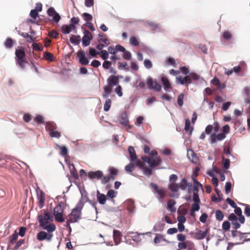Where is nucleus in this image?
I'll return each instance as SVG.
<instances>
[{
    "mask_svg": "<svg viewBox=\"0 0 250 250\" xmlns=\"http://www.w3.org/2000/svg\"><path fill=\"white\" fill-rule=\"evenodd\" d=\"M128 151L129 154L131 162H135L136 165L142 169L144 173L147 176L152 174V170L155 167L159 166L162 162L161 158L157 157L151 160L148 156H143L141 159H138L133 147H128Z\"/></svg>",
    "mask_w": 250,
    "mask_h": 250,
    "instance_id": "obj_1",
    "label": "nucleus"
},
{
    "mask_svg": "<svg viewBox=\"0 0 250 250\" xmlns=\"http://www.w3.org/2000/svg\"><path fill=\"white\" fill-rule=\"evenodd\" d=\"M211 83L216 86H219L221 84L220 81L217 78H214L211 81Z\"/></svg>",
    "mask_w": 250,
    "mask_h": 250,
    "instance_id": "obj_63",
    "label": "nucleus"
},
{
    "mask_svg": "<svg viewBox=\"0 0 250 250\" xmlns=\"http://www.w3.org/2000/svg\"><path fill=\"white\" fill-rule=\"evenodd\" d=\"M200 188L204 191L202 185L198 181H195V185H193V186L192 200L195 203H200L201 202L198 195V192Z\"/></svg>",
    "mask_w": 250,
    "mask_h": 250,
    "instance_id": "obj_9",
    "label": "nucleus"
},
{
    "mask_svg": "<svg viewBox=\"0 0 250 250\" xmlns=\"http://www.w3.org/2000/svg\"><path fill=\"white\" fill-rule=\"evenodd\" d=\"M209 231V229L207 228L205 231L199 230L195 233V238L198 240H201L204 239L207 235Z\"/></svg>",
    "mask_w": 250,
    "mask_h": 250,
    "instance_id": "obj_22",
    "label": "nucleus"
},
{
    "mask_svg": "<svg viewBox=\"0 0 250 250\" xmlns=\"http://www.w3.org/2000/svg\"><path fill=\"white\" fill-rule=\"evenodd\" d=\"M92 39L91 33L88 30L84 32V36L82 39L83 44L84 46H88L90 42V41Z\"/></svg>",
    "mask_w": 250,
    "mask_h": 250,
    "instance_id": "obj_14",
    "label": "nucleus"
},
{
    "mask_svg": "<svg viewBox=\"0 0 250 250\" xmlns=\"http://www.w3.org/2000/svg\"><path fill=\"white\" fill-rule=\"evenodd\" d=\"M49 36L51 38L57 39L59 33L56 30H52L49 33Z\"/></svg>",
    "mask_w": 250,
    "mask_h": 250,
    "instance_id": "obj_59",
    "label": "nucleus"
},
{
    "mask_svg": "<svg viewBox=\"0 0 250 250\" xmlns=\"http://www.w3.org/2000/svg\"><path fill=\"white\" fill-rule=\"evenodd\" d=\"M144 63L145 66L147 69H150L152 67V63L149 60H145L144 61Z\"/></svg>",
    "mask_w": 250,
    "mask_h": 250,
    "instance_id": "obj_54",
    "label": "nucleus"
},
{
    "mask_svg": "<svg viewBox=\"0 0 250 250\" xmlns=\"http://www.w3.org/2000/svg\"><path fill=\"white\" fill-rule=\"evenodd\" d=\"M84 203L82 199H81L78 203L76 207L72 210L70 214H69L67 218L66 225L67 228H69L71 229L70 226V223H74L78 222L81 219L82 210L83 207Z\"/></svg>",
    "mask_w": 250,
    "mask_h": 250,
    "instance_id": "obj_2",
    "label": "nucleus"
},
{
    "mask_svg": "<svg viewBox=\"0 0 250 250\" xmlns=\"http://www.w3.org/2000/svg\"><path fill=\"white\" fill-rule=\"evenodd\" d=\"M176 204V202L173 199H170L167 202V209L170 211L171 212L176 211V208L174 207Z\"/></svg>",
    "mask_w": 250,
    "mask_h": 250,
    "instance_id": "obj_24",
    "label": "nucleus"
},
{
    "mask_svg": "<svg viewBox=\"0 0 250 250\" xmlns=\"http://www.w3.org/2000/svg\"><path fill=\"white\" fill-rule=\"evenodd\" d=\"M45 128L49 132L57 128L56 125L53 122H47L45 125Z\"/></svg>",
    "mask_w": 250,
    "mask_h": 250,
    "instance_id": "obj_28",
    "label": "nucleus"
},
{
    "mask_svg": "<svg viewBox=\"0 0 250 250\" xmlns=\"http://www.w3.org/2000/svg\"><path fill=\"white\" fill-rule=\"evenodd\" d=\"M37 199L38 200V205L40 208H42L45 200V194L42 190L37 192Z\"/></svg>",
    "mask_w": 250,
    "mask_h": 250,
    "instance_id": "obj_16",
    "label": "nucleus"
},
{
    "mask_svg": "<svg viewBox=\"0 0 250 250\" xmlns=\"http://www.w3.org/2000/svg\"><path fill=\"white\" fill-rule=\"evenodd\" d=\"M100 54L102 58L104 60H105L108 57V53L107 51L105 50H102Z\"/></svg>",
    "mask_w": 250,
    "mask_h": 250,
    "instance_id": "obj_53",
    "label": "nucleus"
},
{
    "mask_svg": "<svg viewBox=\"0 0 250 250\" xmlns=\"http://www.w3.org/2000/svg\"><path fill=\"white\" fill-rule=\"evenodd\" d=\"M49 134L50 136L52 138H59L61 136L60 133L57 131H56L55 130H53L51 131H50L49 132Z\"/></svg>",
    "mask_w": 250,
    "mask_h": 250,
    "instance_id": "obj_46",
    "label": "nucleus"
},
{
    "mask_svg": "<svg viewBox=\"0 0 250 250\" xmlns=\"http://www.w3.org/2000/svg\"><path fill=\"white\" fill-rule=\"evenodd\" d=\"M166 241V240L164 238V236L161 234H157L155 237L154 239V242L155 244H158L160 243L161 241Z\"/></svg>",
    "mask_w": 250,
    "mask_h": 250,
    "instance_id": "obj_35",
    "label": "nucleus"
},
{
    "mask_svg": "<svg viewBox=\"0 0 250 250\" xmlns=\"http://www.w3.org/2000/svg\"><path fill=\"white\" fill-rule=\"evenodd\" d=\"M222 164L225 169H228L229 168L230 166V161L229 159L225 158L224 156H223Z\"/></svg>",
    "mask_w": 250,
    "mask_h": 250,
    "instance_id": "obj_36",
    "label": "nucleus"
},
{
    "mask_svg": "<svg viewBox=\"0 0 250 250\" xmlns=\"http://www.w3.org/2000/svg\"><path fill=\"white\" fill-rule=\"evenodd\" d=\"M64 211L63 204L61 203L59 204L54 209L53 214L55 220L59 222H63L64 218L63 217Z\"/></svg>",
    "mask_w": 250,
    "mask_h": 250,
    "instance_id": "obj_7",
    "label": "nucleus"
},
{
    "mask_svg": "<svg viewBox=\"0 0 250 250\" xmlns=\"http://www.w3.org/2000/svg\"><path fill=\"white\" fill-rule=\"evenodd\" d=\"M33 49L36 51H41L43 49V46L40 43L34 42L32 44Z\"/></svg>",
    "mask_w": 250,
    "mask_h": 250,
    "instance_id": "obj_43",
    "label": "nucleus"
},
{
    "mask_svg": "<svg viewBox=\"0 0 250 250\" xmlns=\"http://www.w3.org/2000/svg\"><path fill=\"white\" fill-rule=\"evenodd\" d=\"M42 228L44 230H46L47 232L45 231L39 232L37 234V239L40 241L46 240L48 242H51L53 237V232L56 229V226L54 224L51 223L48 226Z\"/></svg>",
    "mask_w": 250,
    "mask_h": 250,
    "instance_id": "obj_4",
    "label": "nucleus"
},
{
    "mask_svg": "<svg viewBox=\"0 0 250 250\" xmlns=\"http://www.w3.org/2000/svg\"><path fill=\"white\" fill-rule=\"evenodd\" d=\"M21 35L24 38L27 39V42H31L34 41L35 38L26 33H22Z\"/></svg>",
    "mask_w": 250,
    "mask_h": 250,
    "instance_id": "obj_39",
    "label": "nucleus"
},
{
    "mask_svg": "<svg viewBox=\"0 0 250 250\" xmlns=\"http://www.w3.org/2000/svg\"><path fill=\"white\" fill-rule=\"evenodd\" d=\"M69 168L71 176L75 179H78L79 175L74 165L72 164L71 166H69Z\"/></svg>",
    "mask_w": 250,
    "mask_h": 250,
    "instance_id": "obj_30",
    "label": "nucleus"
},
{
    "mask_svg": "<svg viewBox=\"0 0 250 250\" xmlns=\"http://www.w3.org/2000/svg\"><path fill=\"white\" fill-rule=\"evenodd\" d=\"M134 165L132 163H130L125 167V170L128 173H131L134 169Z\"/></svg>",
    "mask_w": 250,
    "mask_h": 250,
    "instance_id": "obj_45",
    "label": "nucleus"
},
{
    "mask_svg": "<svg viewBox=\"0 0 250 250\" xmlns=\"http://www.w3.org/2000/svg\"><path fill=\"white\" fill-rule=\"evenodd\" d=\"M82 16L84 20L87 22H88L89 21H91L93 19L92 15L87 13H84L82 15Z\"/></svg>",
    "mask_w": 250,
    "mask_h": 250,
    "instance_id": "obj_50",
    "label": "nucleus"
},
{
    "mask_svg": "<svg viewBox=\"0 0 250 250\" xmlns=\"http://www.w3.org/2000/svg\"><path fill=\"white\" fill-rule=\"evenodd\" d=\"M97 198L99 203L101 205H104L106 203V197L103 193H101L99 190L97 192Z\"/></svg>",
    "mask_w": 250,
    "mask_h": 250,
    "instance_id": "obj_23",
    "label": "nucleus"
},
{
    "mask_svg": "<svg viewBox=\"0 0 250 250\" xmlns=\"http://www.w3.org/2000/svg\"><path fill=\"white\" fill-rule=\"evenodd\" d=\"M59 148L61 150V154L62 156H65L67 155L68 150L65 146H58Z\"/></svg>",
    "mask_w": 250,
    "mask_h": 250,
    "instance_id": "obj_51",
    "label": "nucleus"
},
{
    "mask_svg": "<svg viewBox=\"0 0 250 250\" xmlns=\"http://www.w3.org/2000/svg\"><path fill=\"white\" fill-rule=\"evenodd\" d=\"M76 27L75 25L70 24L69 25H63L62 27V32L64 34H69L72 30H74Z\"/></svg>",
    "mask_w": 250,
    "mask_h": 250,
    "instance_id": "obj_20",
    "label": "nucleus"
},
{
    "mask_svg": "<svg viewBox=\"0 0 250 250\" xmlns=\"http://www.w3.org/2000/svg\"><path fill=\"white\" fill-rule=\"evenodd\" d=\"M15 42L11 38H8L4 42L5 47L7 48H11Z\"/></svg>",
    "mask_w": 250,
    "mask_h": 250,
    "instance_id": "obj_31",
    "label": "nucleus"
},
{
    "mask_svg": "<svg viewBox=\"0 0 250 250\" xmlns=\"http://www.w3.org/2000/svg\"><path fill=\"white\" fill-rule=\"evenodd\" d=\"M184 98V94L181 93L177 97V104L179 106L181 107L183 105V99Z\"/></svg>",
    "mask_w": 250,
    "mask_h": 250,
    "instance_id": "obj_47",
    "label": "nucleus"
},
{
    "mask_svg": "<svg viewBox=\"0 0 250 250\" xmlns=\"http://www.w3.org/2000/svg\"><path fill=\"white\" fill-rule=\"evenodd\" d=\"M161 80L164 85V89L166 90H167L168 89L171 88V84L167 77L162 76L161 78Z\"/></svg>",
    "mask_w": 250,
    "mask_h": 250,
    "instance_id": "obj_25",
    "label": "nucleus"
},
{
    "mask_svg": "<svg viewBox=\"0 0 250 250\" xmlns=\"http://www.w3.org/2000/svg\"><path fill=\"white\" fill-rule=\"evenodd\" d=\"M109 174L108 176L111 180H114L115 176L118 175V170L114 167H111L109 168Z\"/></svg>",
    "mask_w": 250,
    "mask_h": 250,
    "instance_id": "obj_26",
    "label": "nucleus"
},
{
    "mask_svg": "<svg viewBox=\"0 0 250 250\" xmlns=\"http://www.w3.org/2000/svg\"><path fill=\"white\" fill-rule=\"evenodd\" d=\"M213 129V126L211 125H209L206 126L205 132L207 134H211Z\"/></svg>",
    "mask_w": 250,
    "mask_h": 250,
    "instance_id": "obj_55",
    "label": "nucleus"
},
{
    "mask_svg": "<svg viewBox=\"0 0 250 250\" xmlns=\"http://www.w3.org/2000/svg\"><path fill=\"white\" fill-rule=\"evenodd\" d=\"M25 56L24 48L22 46H18L15 50V61L16 64L22 69H25V64L28 63Z\"/></svg>",
    "mask_w": 250,
    "mask_h": 250,
    "instance_id": "obj_5",
    "label": "nucleus"
},
{
    "mask_svg": "<svg viewBox=\"0 0 250 250\" xmlns=\"http://www.w3.org/2000/svg\"><path fill=\"white\" fill-rule=\"evenodd\" d=\"M123 57L124 59L126 60H130L131 58V54L130 52L126 51L125 49V51H123Z\"/></svg>",
    "mask_w": 250,
    "mask_h": 250,
    "instance_id": "obj_52",
    "label": "nucleus"
},
{
    "mask_svg": "<svg viewBox=\"0 0 250 250\" xmlns=\"http://www.w3.org/2000/svg\"><path fill=\"white\" fill-rule=\"evenodd\" d=\"M223 37L226 40H230L232 38V35L229 31H225L223 33Z\"/></svg>",
    "mask_w": 250,
    "mask_h": 250,
    "instance_id": "obj_49",
    "label": "nucleus"
},
{
    "mask_svg": "<svg viewBox=\"0 0 250 250\" xmlns=\"http://www.w3.org/2000/svg\"><path fill=\"white\" fill-rule=\"evenodd\" d=\"M222 131L223 132L222 133H224L225 135H226V134H227L229 133L230 132L229 126L228 125H224L223 127Z\"/></svg>",
    "mask_w": 250,
    "mask_h": 250,
    "instance_id": "obj_60",
    "label": "nucleus"
},
{
    "mask_svg": "<svg viewBox=\"0 0 250 250\" xmlns=\"http://www.w3.org/2000/svg\"><path fill=\"white\" fill-rule=\"evenodd\" d=\"M70 41L72 43L78 44L81 42V37L79 35H72Z\"/></svg>",
    "mask_w": 250,
    "mask_h": 250,
    "instance_id": "obj_32",
    "label": "nucleus"
},
{
    "mask_svg": "<svg viewBox=\"0 0 250 250\" xmlns=\"http://www.w3.org/2000/svg\"><path fill=\"white\" fill-rule=\"evenodd\" d=\"M222 229L226 231L229 230L230 229L229 222L227 221L224 222L222 224Z\"/></svg>",
    "mask_w": 250,
    "mask_h": 250,
    "instance_id": "obj_57",
    "label": "nucleus"
},
{
    "mask_svg": "<svg viewBox=\"0 0 250 250\" xmlns=\"http://www.w3.org/2000/svg\"><path fill=\"white\" fill-rule=\"evenodd\" d=\"M108 86L112 87L114 85H117L119 83V80L115 76L111 75L107 79Z\"/></svg>",
    "mask_w": 250,
    "mask_h": 250,
    "instance_id": "obj_19",
    "label": "nucleus"
},
{
    "mask_svg": "<svg viewBox=\"0 0 250 250\" xmlns=\"http://www.w3.org/2000/svg\"><path fill=\"white\" fill-rule=\"evenodd\" d=\"M191 81H197L200 79V76L196 73L191 72L189 74Z\"/></svg>",
    "mask_w": 250,
    "mask_h": 250,
    "instance_id": "obj_41",
    "label": "nucleus"
},
{
    "mask_svg": "<svg viewBox=\"0 0 250 250\" xmlns=\"http://www.w3.org/2000/svg\"><path fill=\"white\" fill-rule=\"evenodd\" d=\"M30 16L33 18L34 20H36V19L39 17L38 12L34 9L30 11Z\"/></svg>",
    "mask_w": 250,
    "mask_h": 250,
    "instance_id": "obj_58",
    "label": "nucleus"
},
{
    "mask_svg": "<svg viewBox=\"0 0 250 250\" xmlns=\"http://www.w3.org/2000/svg\"><path fill=\"white\" fill-rule=\"evenodd\" d=\"M38 220L41 228L48 226L51 220L50 213L44 210L43 214L41 213L38 216Z\"/></svg>",
    "mask_w": 250,
    "mask_h": 250,
    "instance_id": "obj_6",
    "label": "nucleus"
},
{
    "mask_svg": "<svg viewBox=\"0 0 250 250\" xmlns=\"http://www.w3.org/2000/svg\"><path fill=\"white\" fill-rule=\"evenodd\" d=\"M244 213L247 216H250V206L249 205H246Z\"/></svg>",
    "mask_w": 250,
    "mask_h": 250,
    "instance_id": "obj_64",
    "label": "nucleus"
},
{
    "mask_svg": "<svg viewBox=\"0 0 250 250\" xmlns=\"http://www.w3.org/2000/svg\"><path fill=\"white\" fill-rule=\"evenodd\" d=\"M77 57L79 58L80 63L84 65H87L89 61L85 56V53L83 50H80L77 52Z\"/></svg>",
    "mask_w": 250,
    "mask_h": 250,
    "instance_id": "obj_15",
    "label": "nucleus"
},
{
    "mask_svg": "<svg viewBox=\"0 0 250 250\" xmlns=\"http://www.w3.org/2000/svg\"><path fill=\"white\" fill-rule=\"evenodd\" d=\"M146 84L148 89H153L155 91L157 92L161 91L162 89L161 85L156 81H153L151 78L147 79Z\"/></svg>",
    "mask_w": 250,
    "mask_h": 250,
    "instance_id": "obj_10",
    "label": "nucleus"
},
{
    "mask_svg": "<svg viewBox=\"0 0 250 250\" xmlns=\"http://www.w3.org/2000/svg\"><path fill=\"white\" fill-rule=\"evenodd\" d=\"M178 179V177L175 174H171L169 176V181H170V183H176V181Z\"/></svg>",
    "mask_w": 250,
    "mask_h": 250,
    "instance_id": "obj_61",
    "label": "nucleus"
},
{
    "mask_svg": "<svg viewBox=\"0 0 250 250\" xmlns=\"http://www.w3.org/2000/svg\"><path fill=\"white\" fill-rule=\"evenodd\" d=\"M129 43L133 46H137L139 45V42L138 39L135 37H131L129 40Z\"/></svg>",
    "mask_w": 250,
    "mask_h": 250,
    "instance_id": "obj_42",
    "label": "nucleus"
},
{
    "mask_svg": "<svg viewBox=\"0 0 250 250\" xmlns=\"http://www.w3.org/2000/svg\"><path fill=\"white\" fill-rule=\"evenodd\" d=\"M165 227V224L161 222H158L155 226L154 228L158 231H162Z\"/></svg>",
    "mask_w": 250,
    "mask_h": 250,
    "instance_id": "obj_40",
    "label": "nucleus"
},
{
    "mask_svg": "<svg viewBox=\"0 0 250 250\" xmlns=\"http://www.w3.org/2000/svg\"><path fill=\"white\" fill-rule=\"evenodd\" d=\"M224 214L223 212L217 209L215 212V217L216 219L218 221H222L224 218Z\"/></svg>",
    "mask_w": 250,
    "mask_h": 250,
    "instance_id": "obj_37",
    "label": "nucleus"
},
{
    "mask_svg": "<svg viewBox=\"0 0 250 250\" xmlns=\"http://www.w3.org/2000/svg\"><path fill=\"white\" fill-rule=\"evenodd\" d=\"M192 184L188 183L186 178L182 179L180 182L177 184L176 183H169L168 185L169 189L173 193L170 194L171 197L178 198L179 194L178 193L175 194L177 192L180 188L182 190H185L188 188V192H191V188Z\"/></svg>",
    "mask_w": 250,
    "mask_h": 250,
    "instance_id": "obj_3",
    "label": "nucleus"
},
{
    "mask_svg": "<svg viewBox=\"0 0 250 250\" xmlns=\"http://www.w3.org/2000/svg\"><path fill=\"white\" fill-rule=\"evenodd\" d=\"M48 15L49 17H52V21L55 22H58L60 20L61 17L59 14L56 12L55 9L53 7H50L47 11Z\"/></svg>",
    "mask_w": 250,
    "mask_h": 250,
    "instance_id": "obj_12",
    "label": "nucleus"
},
{
    "mask_svg": "<svg viewBox=\"0 0 250 250\" xmlns=\"http://www.w3.org/2000/svg\"><path fill=\"white\" fill-rule=\"evenodd\" d=\"M177 81L182 85L189 84L192 83L189 77V74L185 77L179 76L177 77Z\"/></svg>",
    "mask_w": 250,
    "mask_h": 250,
    "instance_id": "obj_18",
    "label": "nucleus"
},
{
    "mask_svg": "<svg viewBox=\"0 0 250 250\" xmlns=\"http://www.w3.org/2000/svg\"><path fill=\"white\" fill-rule=\"evenodd\" d=\"M104 93L103 94V97L104 98H107L109 94L112 92V89L110 86H105L104 87Z\"/></svg>",
    "mask_w": 250,
    "mask_h": 250,
    "instance_id": "obj_29",
    "label": "nucleus"
},
{
    "mask_svg": "<svg viewBox=\"0 0 250 250\" xmlns=\"http://www.w3.org/2000/svg\"><path fill=\"white\" fill-rule=\"evenodd\" d=\"M185 130L187 131H189L191 133L193 130V128L190 126V121L188 119L185 121Z\"/></svg>",
    "mask_w": 250,
    "mask_h": 250,
    "instance_id": "obj_34",
    "label": "nucleus"
},
{
    "mask_svg": "<svg viewBox=\"0 0 250 250\" xmlns=\"http://www.w3.org/2000/svg\"><path fill=\"white\" fill-rule=\"evenodd\" d=\"M177 240L180 242H184L186 240V235L182 234L179 233L177 235Z\"/></svg>",
    "mask_w": 250,
    "mask_h": 250,
    "instance_id": "obj_62",
    "label": "nucleus"
},
{
    "mask_svg": "<svg viewBox=\"0 0 250 250\" xmlns=\"http://www.w3.org/2000/svg\"><path fill=\"white\" fill-rule=\"evenodd\" d=\"M226 137V136L225 135L224 133H221L217 135L215 133H212L209 136L210 144H214L217 141H221L225 139Z\"/></svg>",
    "mask_w": 250,
    "mask_h": 250,
    "instance_id": "obj_11",
    "label": "nucleus"
},
{
    "mask_svg": "<svg viewBox=\"0 0 250 250\" xmlns=\"http://www.w3.org/2000/svg\"><path fill=\"white\" fill-rule=\"evenodd\" d=\"M43 57L45 60L49 62H53L55 60L53 55L48 52L44 53Z\"/></svg>",
    "mask_w": 250,
    "mask_h": 250,
    "instance_id": "obj_33",
    "label": "nucleus"
},
{
    "mask_svg": "<svg viewBox=\"0 0 250 250\" xmlns=\"http://www.w3.org/2000/svg\"><path fill=\"white\" fill-rule=\"evenodd\" d=\"M150 186L153 189V192L157 194V198L161 202H163V199L167 195V191L165 189L159 188L157 185L151 183Z\"/></svg>",
    "mask_w": 250,
    "mask_h": 250,
    "instance_id": "obj_8",
    "label": "nucleus"
},
{
    "mask_svg": "<svg viewBox=\"0 0 250 250\" xmlns=\"http://www.w3.org/2000/svg\"><path fill=\"white\" fill-rule=\"evenodd\" d=\"M103 176V173L100 170L96 171H91L88 173V176L90 179H97L99 180L102 178Z\"/></svg>",
    "mask_w": 250,
    "mask_h": 250,
    "instance_id": "obj_17",
    "label": "nucleus"
},
{
    "mask_svg": "<svg viewBox=\"0 0 250 250\" xmlns=\"http://www.w3.org/2000/svg\"><path fill=\"white\" fill-rule=\"evenodd\" d=\"M122 237V234L120 231L115 229L113 230V238L116 245H118L120 243Z\"/></svg>",
    "mask_w": 250,
    "mask_h": 250,
    "instance_id": "obj_21",
    "label": "nucleus"
},
{
    "mask_svg": "<svg viewBox=\"0 0 250 250\" xmlns=\"http://www.w3.org/2000/svg\"><path fill=\"white\" fill-rule=\"evenodd\" d=\"M18 237V234L15 231L14 234L9 236V242L11 244L16 242Z\"/></svg>",
    "mask_w": 250,
    "mask_h": 250,
    "instance_id": "obj_44",
    "label": "nucleus"
},
{
    "mask_svg": "<svg viewBox=\"0 0 250 250\" xmlns=\"http://www.w3.org/2000/svg\"><path fill=\"white\" fill-rule=\"evenodd\" d=\"M111 100L109 99H106V100L105 101L104 105V110L105 111H108L109 110V109L111 107Z\"/></svg>",
    "mask_w": 250,
    "mask_h": 250,
    "instance_id": "obj_48",
    "label": "nucleus"
},
{
    "mask_svg": "<svg viewBox=\"0 0 250 250\" xmlns=\"http://www.w3.org/2000/svg\"><path fill=\"white\" fill-rule=\"evenodd\" d=\"M99 42H103L105 45H108L110 44L109 40L107 39L106 36L104 34H99Z\"/></svg>",
    "mask_w": 250,
    "mask_h": 250,
    "instance_id": "obj_27",
    "label": "nucleus"
},
{
    "mask_svg": "<svg viewBox=\"0 0 250 250\" xmlns=\"http://www.w3.org/2000/svg\"><path fill=\"white\" fill-rule=\"evenodd\" d=\"M190 154L191 155V158L189 156V152H188V156L189 158V159L190 160L191 162L193 163H197L198 161L197 157H196V155L194 153L193 151H190Z\"/></svg>",
    "mask_w": 250,
    "mask_h": 250,
    "instance_id": "obj_38",
    "label": "nucleus"
},
{
    "mask_svg": "<svg viewBox=\"0 0 250 250\" xmlns=\"http://www.w3.org/2000/svg\"><path fill=\"white\" fill-rule=\"evenodd\" d=\"M120 122L121 124L126 127V130H127L130 129L132 127V126L128 124L129 121L127 116L125 113L121 114L120 117Z\"/></svg>",
    "mask_w": 250,
    "mask_h": 250,
    "instance_id": "obj_13",
    "label": "nucleus"
},
{
    "mask_svg": "<svg viewBox=\"0 0 250 250\" xmlns=\"http://www.w3.org/2000/svg\"><path fill=\"white\" fill-rule=\"evenodd\" d=\"M200 203H194L192 205L191 211H198L200 209L199 204Z\"/></svg>",
    "mask_w": 250,
    "mask_h": 250,
    "instance_id": "obj_56",
    "label": "nucleus"
}]
</instances>
